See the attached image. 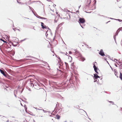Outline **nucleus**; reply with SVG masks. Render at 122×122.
<instances>
[{"label":"nucleus","instance_id":"nucleus-16","mask_svg":"<svg viewBox=\"0 0 122 122\" xmlns=\"http://www.w3.org/2000/svg\"><path fill=\"white\" fill-rule=\"evenodd\" d=\"M48 30H47L46 32V36H48Z\"/></svg>","mask_w":122,"mask_h":122},{"label":"nucleus","instance_id":"nucleus-34","mask_svg":"<svg viewBox=\"0 0 122 122\" xmlns=\"http://www.w3.org/2000/svg\"><path fill=\"white\" fill-rule=\"evenodd\" d=\"M51 10H52L51 9Z\"/></svg>","mask_w":122,"mask_h":122},{"label":"nucleus","instance_id":"nucleus-7","mask_svg":"<svg viewBox=\"0 0 122 122\" xmlns=\"http://www.w3.org/2000/svg\"><path fill=\"white\" fill-rule=\"evenodd\" d=\"M72 60V57L71 56H68V58L67 59V60L68 62H71Z\"/></svg>","mask_w":122,"mask_h":122},{"label":"nucleus","instance_id":"nucleus-31","mask_svg":"<svg viewBox=\"0 0 122 122\" xmlns=\"http://www.w3.org/2000/svg\"><path fill=\"white\" fill-rule=\"evenodd\" d=\"M59 59L60 60V58H59Z\"/></svg>","mask_w":122,"mask_h":122},{"label":"nucleus","instance_id":"nucleus-4","mask_svg":"<svg viewBox=\"0 0 122 122\" xmlns=\"http://www.w3.org/2000/svg\"><path fill=\"white\" fill-rule=\"evenodd\" d=\"M93 68L95 72L98 74H99V72L100 71L98 68H97V67L95 65V64H94Z\"/></svg>","mask_w":122,"mask_h":122},{"label":"nucleus","instance_id":"nucleus-18","mask_svg":"<svg viewBox=\"0 0 122 122\" xmlns=\"http://www.w3.org/2000/svg\"><path fill=\"white\" fill-rule=\"evenodd\" d=\"M41 19H44V20H46L47 19L46 18H43L41 17Z\"/></svg>","mask_w":122,"mask_h":122},{"label":"nucleus","instance_id":"nucleus-26","mask_svg":"<svg viewBox=\"0 0 122 122\" xmlns=\"http://www.w3.org/2000/svg\"><path fill=\"white\" fill-rule=\"evenodd\" d=\"M59 15V17H60V15Z\"/></svg>","mask_w":122,"mask_h":122},{"label":"nucleus","instance_id":"nucleus-15","mask_svg":"<svg viewBox=\"0 0 122 122\" xmlns=\"http://www.w3.org/2000/svg\"><path fill=\"white\" fill-rule=\"evenodd\" d=\"M0 39V40L1 41H3V42H4L6 43V41H5L4 40H2V39Z\"/></svg>","mask_w":122,"mask_h":122},{"label":"nucleus","instance_id":"nucleus-29","mask_svg":"<svg viewBox=\"0 0 122 122\" xmlns=\"http://www.w3.org/2000/svg\"><path fill=\"white\" fill-rule=\"evenodd\" d=\"M61 25V24H60L59 25Z\"/></svg>","mask_w":122,"mask_h":122},{"label":"nucleus","instance_id":"nucleus-25","mask_svg":"<svg viewBox=\"0 0 122 122\" xmlns=\"http://www.w3.org/2000/svg\"><path fill=\"white\" fill-rule=\"evenodd\" d=\"M15 95V97H16V95Z\"/></svg>","mask_w":122,"mask_h":122},{"label":"nucleus","instance_id":"nucleus-11","mask_svg":"<svg viewBox=\"0 0 122 122\" xmlns=\"http://www.w3.org/2000/svg\"><path fill=\"white\" fill-rule=\"evenodd\" d=\"M120 30L122 31V27L119 28L117 30V32H119Z\"/></svg>","mask_w":122,"mask_h":122},{"label":"nucleus","instance_id":"nucleus-5","mask_svg":"<svg viewBox=\"0 0 122 122\" xmlns=\"http://www.w3.org/2000/svg\"><path fill=\"white\" fill-rule=\"evenodd\" d=\"M94 81H98H98L97 80H96V79H97V78H100V77L97 74H94Z\"/></svg>","mask_w":122,"mask_h":122},{"label":"nucleus","instance_id":"nucleus-3","mask_svg":"<svg viewBox=\"0 0 122 122\" xmlns=\"http://www.w3.org/2000/svg\"><path fill=\"white\" fill-rule=\"evenodd\" d=\"M41 26L42 27V28L43 29H49L50 30V31L51 30L47 26H46L43 23V22H41Z\"/></svg>","mask_w":122,"mask_h":122},{"label":"nucleus","instance_id":"nucleus-30","mask_svg":"<svg viewBox=\"0 0 122 122\" xmlns=\"http://www.w3.org/2000/svg\"><path fill=\"white\" fill-rule=\"evenodd\" d=\"M96 80H97L98 81V80H97V79H96Z\"/></svg>","mask_w":122,"mask_h":122},{"label":"nucleus","instance_id":"nucleus-22","mask_svg":"<svg viewBox=\"0 0 122 122\" xmlns=\"http://www.w3.org/2000/svg\"><path fill=\"white\" fill-rule=\"evenodd\" d=\"M33 29L34 30H35V29H34V27H33Z\"/></svg>","mask_w":122,"mask_h":122},{"label":"nucleus","instance_id":"nucleus-24","mask_svg":"<svg viewBox=\"0 0 122 122\" xmlns=\"http://www.w3.org/2000/svg\"><path fill=\"white\" fill-rule=\"evenodd\" d=\"M66 122V121H65L64 122Z\"/></svg>","mask_w":122,"mask_h":122},{"label":"nucleus","instance_id":"nucleus-10","mask_svg":"<svg viewBox=\"0 0 122 122\" xmlns=\"http://www.w3.org/2000/svg\"><path fill=\"white\" fill-rule=\"evenodd\" d=\"M29 122H35L34 119H30L29 121Z\"/></svg>","mask_w":122,"mask_h":122},{"label":"nucleus","instance_id":"nucleus-9","mask_svg":"<svg viewBox=\"0 0 122 122\" xmlns=\"http://www.w3.org/2000/svg\"><path fill=\"white\" fill-rule=\"evenodd\" d=\"M81 60L82 61H84L85 60V58L82 57H81Z\"/></svg>","mask_w":122,"mask_h":122},{"label":"nucleus","instance_id":"nucleus-28","mask_svg":"<svg viewBox=\"0 0 122 122\" xmlns=\"http://www.w3.org/2000/svg\"><path fill=\"white\" fill-rule=\"evenodd\" d=\"M59 117H57L58 119H59Z\"/></svg>","mask_w":122,"mask_h":122},{"label":"nucleus","instance_id":"nucleus-2","mask_svg":"<svg viewBox=\"0 0 122 122\" xmlns=\"http://www.w3.org/2000/svg\"><path fill=\"white\" fill-rule=\"evenodd\" d=\"M0 72L5 77L8 78L9 76L5 71H4L3 70L0 69Z\"/></svg>","mask_w":122,"mask_h":122},{"label":"nucleus","instance_id":"nucleus-23","mask_svg":"<svg viewBox=\"0 0 122 122\" xmlns=\"http://www.w3.org/2000/svg\"><path fill=\"white\" fill-rule=\"evenodd\" d=\"M120 65L122 66V64H121Z\"/></svg>","mask_w":122,"mask_h":122},{"label":"nucleus","instance_id":"nucleus-8","mask_svg":"<svg viewBox=\"0 0 122 122\" xmlns=\"http://www.w3.org/2000/svg\"><path fill=\"white\" fill-rule=\"evenodd\" d=\"M99 54L101 56H104L105 55V54L103 51V50L102 49H101L100 50V52L99 53Z\"/></svg>","mask_w":122,"mask_h":122},{"label":"nucleus","instance_id":"nucleus-21","mask_svg":"<svg viewBox=\"0 0 122 122\" xmlns=\"http://www.w3.org/2000/svg\"><path fill=\"white\" fill-rule=\"evenodd\" d=\"M38 18H40V19H41V17H40V16H39V17H38Z\"/></svg>","mask_w":122,"mask_h":122},{"label":"nucleus","instance_id":"nucleus-6","mask_svg":"<svg viewBox=\"0 0 122 122\" xmlns=\"http://www.w3.org/2000/svg\"><path fill=\"white\" fill-rule=\"evenodd\" d=\"M79 23H83L85 22V20L84 18H80L79 20Z\"/></svg>","mask_w":122,"mask_h":122},{"label":"nucleus","instance_id":"nucleus-1","mask_svg":"<svg viewBox=\"0 0 122 122\" xmlns=\"http://www.w3.org/2000/svg\"><path fill=\"white\" fill-rule=\"evenodd\" d=\"M69 17H70L69 15L67 12H65L62 14L61 17L62 19H67Z\"/></svg>","mask_w":122,"mask_h":122},{"label":"nucleus","instance_id":"nucleus-33","mask_svg":"<svg viewBox=\"0 0 122 122\" xmlns=\"http://www.w3.org/2000/svg\"><path fill=\"white\" fill-rule=\"evenodd\" d=\"M95 63H96V62H95Z\"/></svg>","mask_w":122,"mask_h":122},{"label":"nucleus","instance_id":"nucleus-32","mask_svg":"<svg viewBox=\"0 0 122 122\" xmlns=\"http://www.w3.org/2000/svg\"><path fill=\"white\" fill-rule=\"evenodd\" d=\"M21 105L22 106V104H21Z\"/></svg>","mask_w":122,"mask_h":122},{"label":"nucleus","instance_id":"nucleus-19","mask_svg":"<svg viewBox=\"0 0 122 122\" xmlns=\"http://www.w3.org/2000/svg\"><path fill=\"white\" fill-rule=\"evenodd\" d=\"M117 20L118 21H120V22L122 21V20H121L120 19H118Z\"/></svg>","mask_w":122,"mask_h":122},{"label":"nucleus","instance_id":"nucleus-27","mask_svg":"<svg viewBox=\"0 0 122 122\" xmlns=\"http://www.w3.org/2000/svg\"><path fill=\"white\" fill-rule=\"evenodd\" d=\"M59 117H57L58 119H59Z\"/></svg>","mask_w":122,"mask_h":122},{"label":"nucleus","instance_id":"nucleus-20","mask_svg":"<svg viewBox=\"0 0 122 122\" xmlns=\"http://www.w3.org/2000/svg\"><path fill=\"white\" fill-rule=\"evenodd\" d=\"M56 5L55 4H54L53 5V6L54 7H55L56 6Z\"/></svg>","mask_w":122,"mask_h":122},{"label":"nucleus","instance_id":"nucleus-17","mask_svg":"<svg viewBox=\"0 0 122 122\" xmlns=\"http://www.w3.org/2000/svg\"><path fill=\"white\" fill-rule=\"evenodd\" d=\"M24 107L25 108V111H26V110L27 109V108L26 107V106L25 105L24 106Z\"/></svg>","mask_w":122,"mask_h":122},{"label":"nucleus","instance_id":"nucleus-13","mask_svg":"<svg viewBox=\"0 0 122 122\" xmlns=\"http://www.w3.org/2000/svg\"><path fill=\"white\" fill-rule=\"evenodd\" d=\"M65 63L66 65V67H69L68 64L66 62H65Z\"/></svg>","mask_w":122,"mask_h":122},{"label":"nucleus","instance_id":"nucleus-12","mask_svg":"<svg viewBox=\"0 0 122 122\" xmlns=\"http://www.w3.org/2000/svg\"><path fill=\"white\" fill-rule=\"evenodd\" d=\"M120 77L121 79L122 80V74L120 73Z\"/></svg>","mask_w":122,"mask_h":122},{"label":"nucleus","instance_id":"nucleus-14","mask_svg":"<svg viewBox=\"0 0 122 122\" xmlns=\"http://www.w3.org/2000/svg\"><path fill=\"white\" fill-rule=\"evenodd\" d=\"M12 44L13 46H16L17 45L16 44V45L14 44V43H12Z\"/></svg>","mask_w":122,"mask_h":122}]
</instances>
